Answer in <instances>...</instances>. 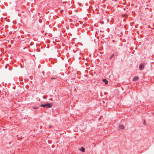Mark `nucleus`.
Wrapping results in <instances>:
<instances>
[{
  "mask_svg": "<svg viewBox=\"0 0 154 154\" xmlns=\"http://www.w3.org/2000/svg\"><path fill=\"white\" fill-rule=\"evenodd\" d=\"M53 147V146H52V147Z\"/></svg>",
  "mask_w": 154,
  "mask_h": 154,
  "instance_id": "obj_41",
  "label": "nucleus"
},
{
  "mask_svg": "<svg viewBox=\"0 0 154 154\" xmlns=\"http://www.w3.org/2000/svg\"><path fill=\"white\" fill-rule=\"evenodd\" d=\"M66 3V2H63V3Z\"/></svg>",
  "mask_w": 154,
  "mask_h": 154,
  "instance_id": "obj_20",
  "label": "nucleus"
},
{
  "mask_svg": "<svg viewBox=\"0 0 154 154\" xmlns=\"http://www.w3.org/2000/svg\"><path fill=\"white\" fill-rule=\"evenodd\" d=\"M53 104L51 103H46L44 104H41L40 105L41 107H46L47 108H51L52 107Z\"/></svg>",
  "mask_w": 154,
  "mask_h": 154,
  "instance_id": "obj_1",
  "label": "nucleus"
},
{
  "mask_svg": "<svg viewBox=\"0 0 154 154\" xmlns=\"http://www.w3.org/2000/svg\"><path fill=\"white\" fill-rule=\"evenodd\" d=\"M154 29V28H152V29Z\"/></svg>",
  "mask_w": 154,
  "mask_h": 154,
  "instance_id": "obj_33",
  "label": "nucleus"
},
{
  "mask_svg": "<svg viewBox=\"0 0 154 154\" xmlns=\"http://www.w3.org/2000/svg\"><path fill=\"white\" fill-rule=\"evenodd\" d=\"M84 76H88V75H84Z\"/></svg>",
  "mask_w": 154,
  "mask_h": 154,
  "instance_id": "obj_25",
  "label": "nucleus"
},
{
  "mask_svg": "<svg viewBox=\"0 0 154 154\" xmlns=\"http://www.w3.org/2000/svg\"><path fill=\"white\" fill-rule=\"evenodd\" d=\"M75 11H78L77 10H75Z\"/></svg>",
  "mask_w": 154,
  "mask_h": 154,
  "instance_id": "obj_24",
  "label": "nucleus"
},
{
  "mask_svg": "<svg viewBox=\"0 0 154 154\" xmlns=\"http://www.w3.org/2000/svg\"><path fill=\"white\" fill-rule=\"evenodd\" d=\"M52 79H54V78H52Z\"/></svg>",
  "mask_w": 154,
  "mask_h": 154,
  "instance_id": "obj_34",
  "label": "nucleus"
},
{
  "mask_svg": "<svg viewBox=\"0 0 154 154\" xmlns=\"http://www.w3.org/2000/svg\"><path fill=\"white\" fill-rule=\"evenodd\" d=\"M13 23L15 24L16 23V21H13Z\"/></svg>",
  "mask_w": 154,
  "mask_h": 154,
  "instance_id": "obj_15",
  "label": "nucleus"
},
{
  "mask_svg": "<svg viewBox=\"0 0 154 154\" xmlns=\"http://www.w3.org/2000/svg\"><path fill=\"white\" fill-rule=\"evenodd\" d=\"M22 13H23L24 12H23V11H22Z\"/></svg>",
  "mask_w": 154,
  "mask_h": 154,
  "instance_id": "obj_32",
  "label": "nucleus"
},
{
  "mask_svg": "<svg viewBox=\"0 0 154 154\" xmlns=\"http://www.w3.org/2000/svg\"><path fill=\"white\" fill-rule=\"evenodd\" d=\"M56 60L55 59H54V60H52L51 61L52 63L54 64L56 62Z\"/></svg>",
  "mask_w": 154,
  "mask_h": 154,
  "instance_id": "obj_7",
  "label": "nucleus"
},
{
  "mask_svg": "<svg viewBox=\"0 0 154 154\" xmlns=\"http://www.w3.org/2000/svg\"><path fill=\"white\" fill-rule=\"evenodd\" d=\"M119 128L120 129L123 130L124 129L125 127L124 125L119 124Z\"/></svg>",
  "mask_w": 154,
  "mask_h": 154,
  "instance_id": "obj_3",
  "label": "nucleus"
},
{
  "mask_svg": "<svg viewBox=\"0 0 154 154\" xmlns=\"http://www.w3.org/2000/svg\"><path fill=\"white\" fill-rule=\"evenodd\" d=\"M78 71H77V74H78Z\"/></svg>",
  "mask_w": 154,
  "mask_h": 154,
  "instance_id": "obj_29",
  "label": "nucleus"
},
{
  "mask_svg": "<svg viewBox=\"0 0 154 154\" xmlns=\"http://www.w3.org/2000/svg\"><path fill=\"white\" fill-rule=\"evenodd\" d=\"M80 58H81V57H80L79 58V60Z\"/></svg>",
  "mask_w": 154,
  "mask_h": 154,
  "instance_id": "obj_22",
  "label": "nucleus"
},
{
  "mask_svg": "<svg viewBox=\"0 0 154 154\" xmlns=\"http://www.w3.org/2000/svg\"><path fill=\"white\" fill-rule=\"evenodd\" d=\"M78 4H79V6H81V3H79V2L78 3Z\"/></svg>",
  "mask_w": 154,
  "mask_h": 154,
  "instance_id": "obj_16",
  "label": "nucleus"
},
{
  "mask_svg": "<svg viewBox=\"0 0 154 154\" xmlns=\"http://www.w3.org/2000/svg\"><path fill=\"white\" fill-rule=\"evenodd\" d=\"M48 143L49 144H51V142H50L49 140L48 141Z\"/></svg>",
  "mask_w": 154,
  "mask_h": 154,
  "instance_id": "obj_14",
  "label": "nucleus"
},
{
  "mask_svg": "<svg viewBox=\"0 0 154 154\" xmlns=\"http://www.w3.org/2000/svg\"><path fill=\"white\" fill-rule=\"evenodd\" d=\"M103 103H105V101H103Z\"/></svg>",
  "mask_w": 154,
  "mask_h": 154,
  "instance_id": "obj_27",
  "label": "nucleus"
},
{
  "mask_svg": "<svg viewBox=\"0 0 154 154\" xmlns=\"http://www.w3.org/2000/svg\"><path fill=\"white\" fill-rule=\"evenodd\" d=\"M10 34H11V33H12V32H10Z\"/></svg>",
  "mask_w": 154,
  "mask_h": 154,
  "instance_id": "obj_28",
  "label": "nucleus"
},
{
  "mask_svg": "<svg viewBox=\"0 0 154 154\" xmlns=\"http://www.w3.org/2000/svg\"><path fill=\"white\" fill-rule=\"evenodd\" d=\"M8 69L9 70L11 71L12 70V68L11 67H10L8 68Z\"/></svg>",
  "mask_w": 154,
  "mask_h": 154,
  "instance_id": "obj_11",
  "label": "nucleus"
},
{
  "mask_svg": "<svg viewBox=\"0 0 154 154\" xmlns=\"http://www.w3.org/2000/svg\"><path fill=\"white\" fill-rule=\"evenodd\" d=\"M139 79V77L138 76H134L133 79V81H137Z\"/></svg>",
  "mask_w": 154,
  "mask_h": 154,
  "instance_id": "obj_4",
  "label": "nucleus"
},
{
  "mask_svg": "<svg viewBox=\"0 0 154 154\" xmlns=\"http://www.w3.org/2000/svg\"><path fill=\"white\" fill-rule=\"evenodd\" d=\"M8 25H6V26H5V28H6H6H8Z\"/></svg>",
  "mask_w": 154,
  "mask_h": 154,
  "instance_id": "obj_13",
  "label": "nucleus"
},
{
  "mask_svg": "<svg viewBox=\"0 0 154 154\" xmlns=\"http://www.w3.org/2000/svg\"><path fill=\"white\" fill-rule=\"evenodd\" d=\"M69 12V14H71V13H70Z\"/></svg>",
  "mask_w": 154,
  "mask_h": 154,
  "instance_id": "obj_36",
  "label": "nucleus"
},
{
  "mask_svg": "<svg viewBox=\"0 0 154 154\" xmlns=\"http://www.w3.org/2000/svg\"><path fill=\"white\" fill-rule=\"evenodd\" d=\"M11 44H13V42H11Z\"/></svg>",
  "mask_w": 154,
  "mask_h": 154,
  "instance_id": "obj_40",
  "label": "nucleus"
},
{
  "mask_svg": "<svg viewBox=\"0 0 154 154\" xmlns=\"http://www.w3.org/2000/svg\"><path fill=\"white\" fill-rule=\"evenodd\" d=\"M125 8L124 9V11H125Z\"/></svg>",
  "mask_w": 154,
  "mask_h": 154,
  "instance_id": "obj_30",
  "label": "nucleus"
},
{
  "mask_svg": "<svg viewBox=\"0 0 154 154\" xmlns=\"http://www.w3.org/2000/svg\"><path fill=\"white\" fill-rule=\"evenodd\" d=\"M18 136V135H17V137Z\"/></svg>",
  "mask_w": 154,
  "mask_h": 154,
  "instance_id": "obj_38",
  "label": "nucleus"
},
{
  "mask_svg": "<svg viewBox=\"0 0 154 154\" xmlns=\"http://www.w3.org/2000/svg\"><path fill=\"white\" fill-rule=\"evenodd\" d=\"M80 77L79 78V79H80Z\"/></svg>",
  "mask_w": 154,
  "mask_h": 154,
  "instance_id": "obj_37",
  "label": "nucleus"
},
{
  "mask_svg": "<svg viewBox=\"0 0 154 154\" xmlns=\"http://www.w3.org/2000/svg\"><path fill=\"white\" fill-rule=\"evenodd\" d=\"M63 11V10H62H62H60L61 12H62Z\"/></svg>",
  "mask_w": 154,
  "mask_h": 154,
  "instance_id": "obj_17",
  "label": "nucleus"
},
{
  "mask_svg": "<svg viewBox=\"0 0 154 154\" xmlns=\"http://www.w3.org/2000/svg\"><path fill=\"white\" fill-rule=\"evenodd\" d=\"M53 147V146H52V147Z\"/></svg>",
  "mask_w": 154,
  "mask_h": 154,
  "instance_id": "obj_42",
  "label": "nucleus"
},
{
  "mask_svg": "<svg viewBox=\"0 0 154 154\" xmlns=\"http://www.w3.org/2000/svg\"><path fill=\"white\" fill-rule=\"evenodd\" d=\"M85 64H86V65H87V64H88V63H85Z\"/></svg>",
  "mask_w": 154,
  "mask_h": 154,
  "instance_id": "obj_26",
  "label": "nucleus"
},
{
  "mask_svg": "<svg viewBox=\"0 0 154 154\" xmlns=\"http://www.w3.org/2000/svg\"><path fill=\"white\" fill-rule=\"evenodd\" d=\"M43 98H44V99H46L47 98V97H46L45 96H43Z\"/></svg>",
  "mask_w": 154,
  "mask_h": 154,
  "instance_id": "obj_12",
  "label": "nucleus"
},
{
  "mask_svg": "<svg viewBox=\"0 0 154 154\" xmlns=\"http://www.w3.org/2000/svg\"><path fill=\"white\" fill-rule=\"evenodd\" d=\"M145 122H144L143 124H144V125H145Z\"/></svg>",
  "mask_w": 154,
  "mask_h": 154,
  "instance_id": "obj_19",
  "label": "nucleus"
},
{
  "mask_svg": "<svg viewBox=\"0 0 154 154\" xmlns=\"http://www.w3.org/2000/svg\"><path fill=\"white\" fill-rule=\"evenodd\" d=\"M69 12V14H71V13H70Z\"/></svg>",
  "mask_w": 154,
  "mask_h": 154,
  "instance_id": "obj_35",
  "label": "nucleus"
},
{
  "mask_svg": "<svg viewBox=\"0 0 154 154\" xmlns=\"http://www.w3.org/2000/svg\"><path fill=\"white\" fill-rule=\"evenodd\" d=\"M145 63H141L139 65V68L140 70H142L144 67Z\"/></svg>",
  "mask_w": 154,
  "mask_h": 154,
  "instance_id": "obj_2",
  "label": "nucleus"
},
{
  "mask_svg": "<svg viewBox=\"0 0 154 154\" xmlns=\"http://www.w3.org/2000/svg\"><path fill=\"white\" fill-rule=\"evenodd\" d=\"M7 65H6L5 66V68L6 69V68H7Z\"/></svg>",
  "mask_w": 154,
  "mask_h": 154,
  "instance_id": "obj_21",
  "label": "nucleus"
},
{
  "mask_svg": "<svg viewBox=\"0 0 154 154\" xmlns=\"http://www.w3.org/2000/svg\"><path fill=\"white\" fill-rule=\"evenodd\" d=\"M122 4L123 5H125V3H123Z\"/></svg>",
  "mask_w": 154,
  "mask_h": 154,
  "instance_id": "obj_23",
  "label": "nucleus"
},
{
  "mask_svg": "<svg viewBox=\"0 0 154 154\" xmlns=\"http://www.w3.org/2000/svg\"><path fill=\"white\" fill-rule=\"evenodd\" d=\"M79 150L80 151H82V152H85V149L83 146L81 147L79 149Z\"/></svg>",
  "mask_w": 154,
  "mask_h": 154,
  "instance_id": "obj_6",
  "label": "nucleus"
},
{
  "mask_svg": "<svg viewBox=\"0 0 154 154\" xmlns=\"http://www.w3.org/2000/svg\"><path fill=\"white\" fill-rule=\"evenodd\" d=\"M114 54H112L111 55L110 57V59H112L114 57Z\"/></svg>",
  "mask_w": 154,
  "mask_h": 154,
  "instance_id": "obj_8",
  "label": "nucleus"
},
{
  "mask_svg": "<svg viewBox=\"0 0 154 154\" xmlns=\"http://www.w3.org/2000/svg\"><path fill=\"white\" fill-rule=\"evenodd\" d=\"M18 16H20V14L19 13L18 14Z\"/></svg>",
  "mask_w": 154,
  "mask_h": 154,
  "instance_id": "obj_18",
  "label": "nucleus"
},
{
  "mask_svg": "<svg viewBox=\"0 0 154 154\" xmlns=\"http://www.w3.org/2000/svg\"><path fill=\"white\" fill-rule=\"evenodd\" d=\"M42 78H43L44 77H43V76H42Z\"/></svg>",
  "mask_w": 154,
  "mask_h": 154,
  "instance_id": "obj_31",
  "label": "nucleus"
},
{
  "mask_svg": "<svg viewBox=\"0 0 154 154\" xmlns=\"http://www.w3.org/2000/svg\"><path fill=\"white\" fill-rule=\"evenodd\" d=\"M33 108L35 109H36L38 108V107L37 106H34L33 107Z\"/></svg>",
  "mask_w": 154,
  "mask_h": 154,
  "instance_id": "obj_9",
  "label": "nucleus"
},
{
  "mask_svg": "<svg viewBox=\"0 0 154 154\" xmlns=\"http://www.w3.org/2000/svg\"><path fill=\"white\" fill-rule=\"evenodd\" d=\"M113 42H114V40H113Z\"/></svg>",
  "mask_w": 154,
  "mask_h": 154,
  "instance_id": "obj_39",
  "label": "nucleus"
},
{
  "mask_svg": "<svg viewBox=\"0 0 154 154\" xmlns=\"http://www.w3.org/2000/svg\"><path fill=\"white\" fill-rule=\"evenodd\" d=\"M102 81L103 82H105L106 85H107L108 84V81L106 79H102Z\"/></svg>",
  "mask_w": 154,
  "mask_h": 154,
  "instance_id": "obj_5",
  "label": "nucleus"
},
{
  "mask_svg": "<svg viewBox=\"0 0 154 154\" xmlns=\"http://www.w3.org/2000/svg\"><path fill=\"white\" fill-rule=\"evenodd\" d=\"M42 73L43 74V75L44 77H45L46 76L45 75V72L44 71H42Z\"/></svg>",
  "mask_w": 154,
  "mask_h": 154,
  "instance_id": "obj_10",
  "label": "nucleus"
}]
</instances>
